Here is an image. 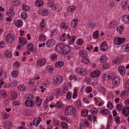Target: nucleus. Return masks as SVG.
Here are the masks:
<instances>
[{"label": "nucleus", "instance_id": "c03bdc74", "mask_svg": "<svg viewBox=\"0 0 129 129\" xmlns=\"http://www.w3.org/2000/svg\"><path fill=\"white\" fill-rule=\"evenodd\" d=\"M61 125L63 129H67L68 125L66 123L64 122H61Z\"/></svg>", "mask_w": 129, "mask_h": 129}, {"label": "nucleus", "instance_id": "dca6fc26", "mask_svg": "<svg viewBox=\"0 0 129 129\" xmlns=\"http://www.w3.org/2000/svg\"><path fill=\"white\" fill-rule=\"evenodd\" d=\"M39 14L43 16L47 15L48 14V10L45 9L40 10L39 11Z\"/></svg>", "mask_w": 129, "mask_h": 129}, {"label": "nucleus", "instance_id": "1a4fd4ad", "mask_svg": "<svg viewBox=\"0 0 129 129\" xmlns=\"http://www.w3.org/2000/svg\"><path fill=\"white\" fill-rule=\"evenodd\" d=\"M14 25L18 27H21L23 25V22L20 19H17L15 20L14 22Z\"/></svg>", "mask_w": 129, "mask_h": 129}, {"label": "nucleus", "instance_id": "8fccbe9b", "mask_svg": "<svg viewBox=\"0 0 129 129\" xmlns=\"http://www.w3.org/2000/svg\"><path fill=\"white\" fill-rule=\"evenodd\" d=\"M66 39V35L65 33H63L61 37L60 38V40L61 41H64Z\"/></svg>", "mask_w": 129, "mask_h": 129}, {"label": "nucleus", "instance_id": "e2e57ef3", "mask_svg": "<svg viewBox=\"0 0 129 129\" xmlns=\"http://www.w3.org/2000/svg\"><path fill=\"white\" fill-rule=\"evenodd\" d=\"M42 100H40L38 101H36V105L40 106L42 103Z\"/></svg>", "mask_w": 129, "mask_h": 129}, {"label": "nucleus", "instance_id": "864d4df0", "mask_svg": "<svg viewBox=\"0 0 129 129\" xmlns=\"http://www.w3.org/2000/svg\"><path fill=\"white\" fill-rule=\"evenodd\" d=\"M23 9L24 11H28L29 10L30 7L28 6L25 5L23 6Z\"/></svg>", "mask_w": 129, "mask_h": 129}, {"label": "nucleus", "instance_id": "5fc2aeb1", "mask_svg": "<svg viewBox=\"0 0 129 129\" xmlns=\"http://www.w3.org/2000/svg\"><path fill=\"white\" fill-rule=\"evenodd\" d=\"M110 67V65L108 63H105L103 66V68L104 69H107Z\"/></svg>", "mask_w": 129, "mask_h": 129}, {"label": "nucleus", "instance_id": "bb28decb", "mask_svg": "<svg viewBox=\"0 0 129 129\" xmlns=\"http://www.w3.org/2000/svg\"><path fill=\"white\" fill-rule=\"evenodd\" d=\"M0 76L1 78H6L7 76L6 72L3 70H2L0 72Z\"/></svg>", "mask_w": 129, "mask_h": 129}, {"label": "nucleus", "instance_id": "a18cd8bd", "mask_svg": "<svg viewBox=\"0 0 129 129\" xmlns=\"http://www.w3.org/2000/svg\"><path fill=\"white\" fill-rule=\"evenodd\" d=\"M92 90V88L90 86H87L85 89V91L86 93H90Z\"/></svg>", "mask_w": 129, "mask_h": 129}, {"label": "nucleus", "instance_id": "680f3d73", "mask_svg": "<svg viewBox=\"0 0 129 129\" xmlns=\"http://www.w3.org/2000/svg\"><path fill=\"white\" fill-rule=\"evenodd\" d=\"M127 7V5L126 3L125 2L124 3H123L122 6V8L123 10H125Z\"/></svg>", "mask_w": 129, "mask_h": 129}, {"label": "nucleus", "instance_id": "4d7b16f0", "mask_svg": "<svg viewBox=\"0 0 129 129\" xmlns=\"http://www.w3.org/2000/svg\"><path fill=\"white\" fill-rule=\"evenodd\" d=\"M51 58L53 60L55 61L57 59V56L55 54H52L51 55Z\"/></svg>", "mask_w": 129, "mask_h": 129}, {"label": "nucleus", "instance_id": "7c9ffc66", "mask_svg": "<svg viewBox=\"0 0 129 129\" xmlns=\"http://www.w3.org/2000/svg\"><path fill=\"white\" fill-rule=\"evenodd\" d=\"M124 29V27L123 26H118L116 29V30L118 32H119L120 34L122 33V32Z\"/></svg>", "mask_w": 129, "mask_h": 129}, {"label": "nucleus", "instance_id": "aec40b11", "mask_svg": "<svg viewBox=\"0 0 129 129\" xmlns=\"http://www.w3.org/2000/svg\"><path fill=\"white\" fill-rule=\"evenodd\" d=\"M118 70L120 74L122 75H125V69L122 66H119L118 68Z\"/></svg>", "mask_w": 129, "mask_h": 129}, {"label": "nucleus", "instance_id": "c9c22d12", "mask_svg": "<svg viewBox=\"0 0 129 129\" xmlns=\"http://www.w3.org/2000/svg\"><path fill=\"white\" fill-rule=\"evenodd\" d=\"M5 55L7 57H10L12 56V53L9 50H7L5 52Z\"/></svg>", "mask_w": 129, "mask_h": 129}, {"label": "nucleus", "instance_id": "4be33fe9", "mask_svg": "<svg viewBox=\"0 0 129 129\" xmlns=\"http://www.w3.org/2000/svg\"><path fill=\"white\" fill-rule=\"evenodd\" d=\"M46 62V60L44 58H42L38 60L37 64L38 66H41L45 64Z\"/></svg>", "mask_w": 129, "mask_h": 129}, {"label": "nucleus", "instance_id": "5701e85b", "mask_svg": "<svg viewBox=\"0 0 129 129\" xmlns=\"http://www.w3.org/2000/svg\"><path fill=\"white\" fill-rule=\"evenodd\" d=\"M19 41L21 44L22 45H24L27 43L26 40L22 37L19 38Z\"/></svg>", "mask_w": 129, "mask_h": 129}, {"label": "nucleus", "instance_id": "c85d7f7f", "mask_svg": "<svg viewBox=\"0 0 129 129\" xmlns=\"http://www.w3.org/2000/svg\"><path fill=\"white\" fill-rule=\"evenodd\" d=\"M107 57L106 55H104L102 56L100 58V62L103 63L106 62L107 60Z\"/></svg>", "mask_w": 129, "mask_h": 129}, {"label": "nucleus", "instance_id": "e433bc0d", "mask_svg": "<svg viewBox=\"0 0 129 129\" xmlns=\"http://www.w3.org/2000/svg\"><path fill=\"white\" fill-rule=\"evenodd\" d=\"M77 22L78 20L77 19H73L71 25H72L74 27H75L76 26Z\"/></svg>", "mask_w": 129, "mask_h": 129}, {"label": "nucleus", "instance_id": "7ed1b4c3", "mask_svg": "<svg viewBox=\"0 0 129 129\" xmlns=\"http://www.w3.org/2000/svg\"><path fill=\"white\" fill-rule=\"evenodd\" d=\"M75 71L77 74L82 76L85 75L87 73L86 70L83 68H76L75 69Z\"/></svg>", "mask_w": 129, "mask_h": 129}, {"label": "nucleus", "instance_id": "2eb2a0df", "mask_svg": "<svg viewBox=\"0 0 129 129\" xmlns=\"http://www.w3.org/2000/svg\"><path fill=\"white\" fill-rule=\"evenodd\" d=\"M67 38L69 39V43L70 44H73L76 38V37L75 36H73L71 38L70 36L68 34L67 35Z\"/></svg>", "mask_w": 129, "mask_h": 129}, {"label": "nucleus", "instance_id": "6ab92c4d", "mask_svg": "<svg viewBox=\"0 0 129 129\" xmlns=\"http://www.w3.org/2000/svg\"><path fill=\"white\" fill-rule=\"evenodd\" d=\"M122 20L125 23L129 24V15H126L123 16L122 17Z\"/></svg>", "mask_w": 129, "mask_h": 129}, {"label": "nucleus", "instance_id": "0eeeda50", "mask_svg": "<svg viewBox=\"0 0 129 129\" xmlns=\"http://www.w3.org/2000/svg\"><path fill=\"white\" fill-rule=\"evenodd\" d=\"M120 82V78L119 77L114 76L113 79L112 84L114 86H117L119 84Z\"/></svg>", "mask_w": 129, "mask_h": 129}, {"label": "nucleus", "instance_id": "0e129e2a", "mask_svg": "<svg viewBox=\"0 0 129 129\" xmlns=\"http://www.w3.org/2000/svg\"><path fill=\"white\" fill-rule=\"evenodd\" d=\"M33 97L34 96L32 94H28L27 98L28 100H31V99L33 98Z\"/></svg>", "mask_w": 129, "mask_h": 129}, {"label": "nucleus", "instance_id": "bf43d9fd", "mask_svg": "<svg viewBox=\"0 0 129 129\" xmlns=\"http://www.w3.org/2000/svg\"><path fill=\"white\" fill-rule=\"evenodd\" d=\"M112 62L114 64H118L120 63V61L118 59H115L112 61Z\"/></svg>", "mask_w": 129, "mask_h": 129}, {"label": "nucleus", "instance_id": "ea45409f", "mask_svg": "<svg viewBox=\"0 0 129 129\" xmlns=\"http://www.w3.org/2000/svg\"><path fill=\"white\" fill-rule=\"evenodd\" d=\"M6 92L4 90H2L0 91V96H2L3 98H4L6 96Z\"/></svg>", "mask_w": 129, "mask_h": 129}, {"label": "nucleus", "instance_id": "2f4dec72", "mask_svg": "<svg viewBox=\"0 0 129 129\" xmlns=\"http://www.w3.org/2000/svg\"><path fill=\"white\" fill-rule=\"evenodd\" d=\"M11 98L12 99H15L17 97V93L15 91H12L11 93Z\"/></svg>", "mask_w": 129, "mask_h": 129}, {"label": "nucleus", "instance_id": "052dcab7", "mask_svg": "<svg viewBox=\"0 0 129 129\" xmlns=\"http://www.w3.org/2000/svg\"><path fill=\"white\" fill-rule=\"evenodd\" d=\"M57 7V5H53V6H52V9L54 11H59V10Z\"/></svg>", "mask_w": 129, "mask_h": 129}, {"label": "nucleus", "instance_id": "338daca9", "mask_svg": "<svg viewBox=\"0 0 129 129\" xmlns=\"http://www.w3.org/2000/svg\"><path fill=\"white\" fill-rule=\"evenodd\" d=\"M122 104H120L116 105L117 108L119 111H120L121 110V107H122Z\"/></svg>", "mask_w": 129, "mask_h": 129}, {"label": "nucleus", "instance_id": "f704fd0d", "mask_svg": "<svg viewBox=\"0 0 129 129\" xmlns=\"http://www.w3.org/2000/svg\"><path fill=\"white\" fill-rule=\"evenodd\" d=\"M117 24V22L116 21H113L110 24L109 27L111 28L115 27Z\"/></svg>", "mask_w": 129, "mask_h": 129}, {"label": "nucleus", "instance_id": "79ce46f5", "mask_svg": "<svg viewBox=\"0 0 129 129\" xmlns=\"http://www.w3.org/2000/svg\"><path fill=\"white\" fill-rule=\"evenodd\" d=\"M27 15L26 12H23L21 14V18L24 19H25L27 18Z\"/></svg>", "mask_w": 129, "mask_h": 129}, {"label": "nucleus", "instance_id": "774afa93", "mask_svg": "<svg viewBox=\"0 0 129 129\" xmlns=\"http://www.w3.org/2000/svg\"><path fill=\"white\" fill-rule=\"evenodd\" d=\"M9 115L8 114L5 113L3 115V119H5L8 118L9 117Z\"/></svg>", "mask_w": 129, "mask_h": 129}, {"label": "nucleus", "instance_id": "a878e982", "mask_svg": "<svg viewBox=\"0 0 129 129\" xmlns=\"http://www.w3.org/2000/svg\"><path fill=\"white\" fill-rule=\"evenodd\" d=\"M43 2L42 0H37L35 2V5L37 6L40 7L42 6Z\"/></svg>", "mask_w": 129, "mask_h": 129}, {"label": "nucleus", "instance_id": "6e6552de", "mask_svg": "<svg viewBox=\"0 0 129 129\" xmlns=\"http://www.w3.org/2000/svg\"><path fill=\"white\" fill-rule=\"evenodd\" d=\"M100 72L98 70H96L92 72L90 74V76L92 78L98 77L100 75Z\"/></svg>", "mask_w": 129, "mask_h": 129}, {"label": "nucleus", "instance_id": "a19ab883", "mask_svg": "<svg viewBox=\"0 0 129 129\" xmlns=\"http://www.w3.org/2000/svg\"><path fill=\"white\" fill-rule=\"evenodd\" d=\"M59 89L56 88L54 91V94L56 95H58L60 94V91Z\"/></svg>", "mask_w": 129, "mask_h": 129}, {"label": "nucleus", "instance_id": "9b49d317", "mask_svg": "<svg viewBox=\"0 0 129 129\" xmlns=\"http://www.w3.org/2000/svg\"><path fill=\"white\" fill-rule=\"evenodd\" d=\"M42 120V118L40 117L36 118L33 121V124L34 126H37L40 123Z\"/></svg>", "mask_w": 129, "mask_h": 129}, {"label": "nucleus", "instance_id": "4c0bfd02", "mask_svg": "<svg viewBox=\"0 0 129 129\" xmlns=\"http://www.w3.org/2000/svg\"><path fill=\"white\" fill-rule=\"evenodd\" d=\"M90 60L88 58H84L82 60V62L85 64H88Z\"/></svg>", "mask_w": 129, "mask_h": 129}, {"label": "nucleus", "instance_id": "f257e3e1", "mask_svg": "<svg viewBox=\"0 0 129 129\" xmlns=\"http://www.w3.org/2000/svg\"><path fill=\"white\" fill-rule=\"evenodd\" d=\"M76 110L74 107H69L66 108L65 110V114L71 115L74 116L75 115Z\"/></svg>", "mask_w": 129, "mask_h": 129}, {"label": "nucleus", "instance_id": "423d86ee", "mask_svg": "<svg viewBox=\"0 0 129 129\" xmlns=\"http://www.w3.org/2000/svg\"><path fill=\"white\" fill-rule=\"evenodd\" d=\"M64 44L60 43L57 45L55 48V50L59 52L60 53L61 52L63 53V47Z\"/></svg>", "mask_w": 129, "mask_h": 129}, {"label": "nucleus", "instance_id": "603ef678", "mask_svg": "<svg viewBox=\"0 0 129 129\" xmlns=\"http://www.w3.org/2000/svg\"><path fill=\"white\" fill-rule=\"evenodd\" d=\"M69 78L70 80H72L73 79L75 81L77 80L78 79L76 76L74 74H72L70 75L69 76Z\"/></svg>", "mask_w": 129, "mask_h": 129}, {"label": "nucleus", "instance_id": "f3484780", "mask_svg": "<svg viewBox=\"0 0 129 129\" xmlns=\"http://www.w3.org/2000/svg\"><path fill=\"white\" fill-rule=\"evenodd\" d=\"M63 52L65 53H67L71 50V48L68 45H64L63 47Z\"/></svg>", "mask_w": 129, "mask_h": 129}, {"label": "nucleus", "instance_id": "393cba45", "mask_svg": "<svg viewBox=\"0 0 129 129\" xmlns=\"http://www.w3.org/2000/svg\"><path fill=\"white\" fill-rule=\"evenodd\" d=\"M76 8V7L74 6H71L68 7L67 10L68 12H73L74 11Z\"/></svg>", "mask_w": 129, "mask_h": 129}, {"label": "nucleus", "instance_id": "473e14b6", "mask_svg": "<svg viewBox=\"0 0 129 129\" xmlns=\"http://www.w3.org/2000/svg\"><path fill=\"white\" fill-rule=\"evenodd\" d=\"M109 111L107 109H102L100 111V112L102 114H108L109 113Z\"/></svg>", "mask_w": 129, "mask_h": 129}, {"label": "nucleus", "instance_id": "3c124183", "mask_svg": "<svg viewBox=\"0 0 129 129\" xmlns=\"http://www.w3.org/2000/svg\"><path fill=\"white\" fill-rule=\"evenodd\" d=\"M12 76L14 77H16L18 75V72L17 71L14 70L12 72Z\"/></svg>", "mask_w": 129, "mask_h": 129}, {"label": "nucleus", "instance_id": "69168bd1", "mask_svg": "<svg viewBox=\"0 0 129 129\" xmlns=\"http://www.w3.org/2000/svg\"><path fill=\"white\" fill-rule=\"evenodd\" d=\"M62 104L61 102H58L56 104V106L57 108H59L62 106Z\"/></svg>", "mask_w": 129, "mask_h": 129}, {"label": "nucleus", "instance_id": "4468645a", "mask_svg": "<svg viewBox=\"0 0 129 129\" xmlns=\"http://www.w3.org/2000/svg\"><path fill=\"white\" fill-rule=\"evenodd\" d=\"M55 43V40L53 39L49 40L47 43L46 45L48 47H52L54 45Z\"/></svg>", "mask_w": 129, "mask_h": 129}, {"label": "nucleus", "instance_id": "de8ad7c7", "mask_svg": "<svg viewBox=\"0 0 129 129\" xmlns=\"http://www.w3.org/2000/svg\"><path fill=\"white\" fill-rule=\"evenodd\" d=\"M39 39L40 41H44L46 40L45 36L43 35H40L39 36Z\"/></svg>", "mask_w": 129, "mask_h": 129}, {"label": "nucleus", "instance_id": "a211bd4d", "mask_svg": "<svg viewBox=\"0 0 129 129\" xmlns=\"http://www.w3.org/2000/svg\"><path fill=\"white\" fill-rule=\"evenodd\" d=\"M25 104L27 106L31 107L34 106L35 103L33 100H28L25 102Z\"/></svg>", "mask_w": 129, "mask_h": 129}, {"label": "nucleus", "instance_id": "72a5a7b5", "mask_svg": "<svg viewBox=\"0 0 129 129\" xmlns=\"http://www.w3.org/2000/svg\"><path fill=\"white\" fill-rule=\"evenodd\" d=\"M88 112V110L84 109L82 111L81 114L83 116L85 117L87 115Z\"/></svg>", "mask_w": 129, "mask_h": 129}, {"label": "nucleus", "instance_id": "9d476101", "mask_svg": "<svg viewBox=\"0 0 129 129\" xmlns=\"http://www.w3.org/2000/svg\"><path fill=\"white\" fill-rule=\"evenodd\" d=\"M122 112L125 116H128L129 115V107H127L123 108Z\"/></svg>", "mask_w": 129, "mask_h": 129}, {"label": "nucleus", "instance_id": "58836bf2", "mask_svg": "<svg viewBox=\"0 0 129 129\" xmlns=\"http://www.w3.org/2000/svg\"><path fill=\"white\" fill-rule=\"evenodd\" d=\"M18 88L19 90L21 91H24L26 90V88L25 86L21 85L18 86Z\"/></svg>", "mask_w": 129, "mask_h": 129}, {"label": "nucleus", "instance_id": "c756f323", "mask_svg": "<svg viewBox=\"0 0 129 129\" xmlns=\"http://www.w3.org/2000/svg\"><path fill=\"white\" fill-rule=\"evenodd\" d=\"M26 48L28 50H30L31 52L33 51V45L31 43H29L27 45Z\"/></svg>", "mask_w": 129, "mask_h": 129}, {"label": "nucleus", "instance_id": "b1692460", "mask_svg": "<svg viewBox=\"0 0 129 129\" xmlns=\"http://www.w3.org/2000/svg\"><path fill=\"white\" fill-rule=\"evenodd\" d=\"M7 14L10 17H13L14 15L15 12L12 9H9L7 11Z\"/></svg>", "mask_w": 129, "mask_h": 129}, {"label": "nucleus", "instance_id": "20e7f679", "mask_svg": "<svg viewBox=\"0 0 129 129\" xmlns=\"http://www.w3.org/2000/svg\"><path fill=\"white\" fill-rule=\"evenodd\" d=\"M125 41V39L124 38H121L118 37H116L115 38L114 42L115 44L119 45Z\"/></svg>", "mask_w": 129, "mask_h": 129}, {"label": "nucleus", "instance_id": "37998d69", "mask_svg": "<svg viewBox=\"0 0 129 129\" xmlns=\"http://www.w3.org/2000/svg\"><path fill=\"white\" fill-rule=\"evenodd\" d=\"M114 73L113 72H111L109 74H108V76L109 78V80L113 79L115 76Z\"/></svg>", "mask_w": 129, "mask_h": 129}, {"label": "nucleus", "instance_id": "39448f33", "mask_svg": "<svg viewBox=\"0 0 129 129\" xmlns=\"http://www.w3.org/2000/svg\"><path fill=\"white\" fill-rule=\"evenodd\" d=\"M6 39L7 42L11 43L14 42L15 39L13 35L10 34L7 36Z\"/></svg>", "mask_w": 129, "mask_h": 129}, {"label": "nucleus", "instance_id": "f03ea898", "mask_svg": "<svg viewBox=\"0 0 129 129\" xmlns=\"http://www.w3.org/2000/svg\"><path fill=\"white\" fill-rule=\"evenodd\" d=\"M63 79V77L61 76L58 75H56L53 80L54 85L55 86L57 85L62 82Z\"/></svg>", "mask_w": 129, "mask_h": 129}, {"label": "nucleus", "instance_id": "f8f14e48", "mask_svg": "<svg viewBox=\"0 0 129 129\" xmlns=\"http://www.w3.org/2000/svg\"><path fill=\"white\" fill-rule=\"evenodd\" d=\"M4 127L7 129H8L12 126V124L11 122L9 121H7L3 123Z\"/></svg>", "mask_w": 129, "mask_h": 129}, {"label": "nucleus", "instance_id": "cd10ccee", "mask_svg": "<svg viewBox=\"0 0 129 129\" xmlns=\"http://www.w3.org/2000/svg\"><path fill=\"white\" fill-rule=\"evenodd\" d=\"M63 62L61 61L56 62L55 64V65L56 67L61 68L63 65Z\"/></svg>", "mask_w": 129, "mask_h": 129}, {"label": "nucleus", "instance_id": "49530a36", "mask_svg": "<svg viewBox=\"0 0 129 129\" xmlns=\"http://www.w3.org/2000/svg\"><path fill=\"white\" fill-rule=\"evenodd\" d=\"M90 112L92 113L95 114L98 112V111L95 108H92L90 110Z\"/></svg>", "mask_w": 129, "mask_h": 129}, {"label": "nucleus", "instance_id": "13d9d810", "mask_svg": "<svg viewBox=\"0 0 129 129\" xmlns=\"http://www.w3.org/2000/svg\"><path fill=\"white\" fill-rule=\"evenodd\" d=\"M75 105L78 107H80L81 105V104L80 100H78L75 102Z\"/></svg>", "mask_w": 129, "mask_h": 129}, {"label": "nucleus", "instance_id": "412c9836", "mask_svg": "<svg viewBox=\"0 0 129 129\" xmlns=\"http://www.w3.org/2000/svg\"><path fill=\"white\" fill-rule=\"evenodd\" d=\"M108 48L106 42H104L101 44L100 49L103 51H106Z\"/></svg>", "mask_w": 129, "mask_h": 129}, {"label": "nucleus", "instance_id": "ddd939ff", "mask_svg": "<svg viewBox=\"0 0 129 129\" xmlns=\"http://www.w3.org/2000/svg\"><path fill=\"white\" fill-rule=\"evenodd\" d=\"M79 54L80 56L82 58H86L88 56L87 52L86 51L82 50L79 52Z\"/></svg>", "mask_w": 129, "mask_h": 129}, {"label": "nucleus", "instance_id": "09e8293b", "mask_svg": "<svg viewBox=\"0 0 129 129\" xmlns=\"http://www.w3.org/2000/svg\"><path fill=\"white\" fill-rule=\"evenodd\" d=\"M98 33V30L94 32L93 35V38L96 39L99 38Z\"/></svg>", "mask_w": 129, "mask_h": 129}, {"label": "nucleus", "instance_id": "6e6d98bb", "mask_svg": "<svg viewBox=\"0 0 129 129\" xmlns=\"http://www.w3.org/2000/svg\"><path fill=\"white\" fill-rule=\"evenodd\" d=\"M72 96V93L71 92H68L66 96L68 100L70 99Z\"/></svg>", "mask_w": 129, "mask_h": 129}]
</instances>
